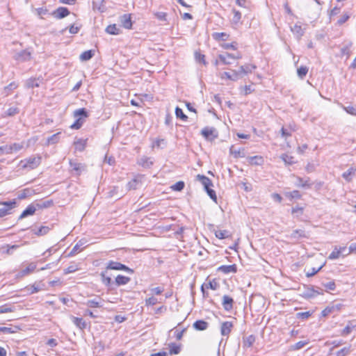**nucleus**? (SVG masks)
I'll return each instance as SVG.
<instances>
[{
  "instance_id": "423d86ee",
  "label": "nucleus",
  "mask_w": 356,
  "mask_h": 356,
  "mask_svg": "<svg viewBox=\"0 0 356 356\" xmlns=\"http://www.w3.org/2000/svg\"><path fill=\"white\" fill-rule=\"evenodd\" d=\"M220 287L218 280L216 278L207 279L206 282L201 286V291L204 298L209 297L208 290H218Z\"/></svg>"
},
{
  "instance_id": "c85d7f7f",
  "label": "nucleus",
  "mask_w": 356,
  "mask_h": 356,
  "mask_svg": "<svg viewBox=\"0 0 356 356\" xmlns=\"http://www.w3.org/2000/svg\"><path fill=\"white\" fill-rule=\"evenodd\" d=\"M72 321L81 330H84L87 326L86 322L82 318L72 317Z\"/></svg>"
},
{
  "instance_id": "4d7b16f0",
  "label": "nucleus",
  "mask_w": 356,
  "mask_h": 356,
  "mask_svg": "<svg viewBox=\"0 0 356 356\" xmlns=\"http://www.w3.org/2000/svg\"><path fill=\"white\" fill-rule=\"evenodd\" d=\"M158 302V300L155 297H149L145 300V305L147 307L155 305Z\"/></svg>"
},
{
  "instance_id": "37998d69",
  "label": "nucleus",
  "mask_w": 356,
  "mask_h": 356,
  "mask_svg": "<svg viewBox=\"0 0 356 356\" xmlns=\"http://www.w3.org/2000/svg\"><path fill=\"white\" fill-rule=\"evenodd\" d=\"M286 196L290 200L293 199H300L302 197L301 194L297 190H294L291 192H289L286 193Z\"/></svg>"
},
{
  "instance_id": "de8ad7c7",
  "label": "nucleus",
  "mask_w": 356,
  "mask_h": 356,
  "mask_svg": "<svg viewBox=\"0 0 356 356\" xmlns=\"http://www.w3.org/2000/svg\"><path fill=\"white\" fill-rule=\"evenodd\" d=\"M185 184L183 181H179L170 186V188L174 191H181L184 189Z\"/></svg>"
},
{
  "instance_id": "72a5a7b5",
  "label": "nucleus",
  "mask_w": 356,
  "mask_h": 356,
  "mask_svg": "<svg viewBox=\"0 0 356 356\" xmlns=\"http://www.w3.org/2000/svg\"><path fill=\"white\" fill-rule=\"evenodd\" d=\"M186 330H187V327H184L181 330L178 329L177 327H175L172 331L174 332V337L175 338L178 340V341H180L184 333L186 332Z\"/></svg>"
},
{
  "instance_id": "0e129e2a",
  "label": "nucleus",
  "mask_w": 356,
  "mask_h": 356,
  "mask_svg": "<svg viewBox=\"0 0 356 356\" xmlns=\"http://www.w3.org/2000/svg\"><path fill=\"white\" fill-rule=\"evenodd\" d=\"M312 313L310 312H300L297 314V317L302 319H307L310 317Z\"/></svg>"
},
{
  "instance_id": "69168bd1",
  "label": "nucleus",
  "mask_w": 356,
  "mask_h": 356,
  "mask_svg": "<svg viewBox=\"0 0 356 356\" xmlns=\"http://www.w3.org/2000/svg\"><path fill=\"white\" fill-rule=\"evenodd\" d=\"M154 15L156 17V18H158L160 20H163V21H165L166 20V17H167V13H166L159 12V13H156Z\"/></svg>"
},
{
  "instance_id": "a18cd8bd",
  "label": "nucleus",
  "mask_w": 356,
  "mask_h": 356,
  "mask_svg": "<svg viewBox=\"0 0 356 356\" xmlns=\"http://www.w3.org/2000/svg\"><path fill=\"white\" fill-rule=\"evenodd\" d=\"M51 228L48 226H41L38 228L37 231L35 232V234L37 236H43L47 234Z\"/></svg>"
},
{
  "instance_id": "58836bf2",
  "label": "nucleus",
  "mask_w": 356,
  "mask_h": 356,
  "mask_svg": "<svg viewBox=\"0 0 356 356\" xmlns=\"http://www.w3.org/2000/svg\"><path fill=\"white\" fill-rule=\"evenodd\" d=\"M138 164L143 168H149L152 165V161L148 157H143L138 161Z\"/></svg>"
},
{
  "instance_id": "473e14b6",
  "label": "nucleus",
  "mask_w": 356,
  "mask_h": 356,
  "mask_svg": "<svg viewBox=\"0 0 356 356\" xmlns=\"http://www.w3.org/2000/svg\"><path fill=\"white\" fill-rule=\"evenodd\" d=\"M215 133H216V129L214 128H211V127H204L201 131L202 135L207 138L213 136L215 135Z\"/></svg>"
},
{
  "instance_id": "2f4dec72",
  "label": "nucleus",
  "mask_w": 356,
  "mask_h": 356,
  "mask_svg": "<svg viewBox=\"0 0 356 356\" xmlns=\"http://www.w3.org/2000/svg\"><path fill=\"white\" fill-rule=\"evenodd\" d=\"M87 144V139H79L74 142L75 148L76 150L81 152L83 151Z\"/></svg>"
},
{
  "instance_id": "79ce46f5",
  "label": "nucleus",
  "mask_w": 356,
  "mask_h": 356,
  "mask_svg": "<svg viewBox=\"0 0 356 356\" xmlns=\"http://www.w3.org/2000/svg\"><path fill=\"white\" fill-rule=\"evenodd\" d=\"M23 148V145L21 143H13L8 147V152L10 153L17 152Z\"/></svg>"
},
{
  "instance_id": "1a4fd4ad",
  "label": "nucleus",
  "mask_w": 356,
  "mask_h": 356,
  "mask_svg": "<svg viewBox=\"0 0 356 356\" xmlns=\"http://www.w3.org/2000/svg\"><path fill=\"white\" fill-rule=\"evenodd\" d=\"M356 331V320H350L347 322L346 325L340 331V335L346 337L352 332Z\"/></svg>"
},
{
  "instance_id": "6ab92c4d",
  "label": "nucleus",
  "mask_w": 356,
  "mask_h": 356,
  "mask_svg": "<svg viewBox=\"0 0 356 356\" xmlns=\"http://www.w3.org/2000/svg\"><path fill=\"white\" fill-rule=\"evenodd\" d=\"M22 328L19 325H13L11 327H0V333L3 334H15L20 331Z\"/></svg>"
},
{
  "instance_id": "680f3d73",
  "label": "nucleus",
  "mask_w": 356,
  "mask_h": 356,
  "mask_svg": "<svg viewBox=\"0 0 356 356\" xmlns=\"http://www.w3.org/2000/svg\"><path fill=\"white\" fill-rule=\"evenodd\" d=\"M349 353V348L344 347L337 352L336 356H346Z\"/></svg>"
},
{
  "instance_id": "09e8293b",
  "label": "nucleus",
  "mask_w": 356,
  "mask_h": 356,
  "mask_svg": "<svg viewBox=\"0 0 356 356\" xmlns=\"http://www.w3.org/2000/svg\"><path fill=\"white\" fill-rule=\"evenodd\" d=\"M308 70H309V69H308V67L307 66H303V65L300 66L297 70L298 76L300 79H303L306 76V74H307Z\"/></svg>"
},
{
  "instance_id": "bb28decb",
  "label": "nucleus",
  "mask_w": 356,
  "mask_h": 356,
  "mask_svg": "<svg viewBox=\"0 0 356 356\" xmlns=\"http://www.w3.org/2000/svg\"><path fill=\"white\" fill-rule=\"evenodd\" d=\"M296 179H297L296 186L298 187L309 188L312 186V183L310 181L309 178H307L305 180H304L302 178H301L300 177H297Z\"/></svg>"
},
{
  "instance_id": "393cba45",
  "label": "nucleus",
  "mask_w": 356,
  "mask_h": 356,
  "mask_svg": "<svg viewBox=\"0 0 356 356\" xmlns=\"http://www.w3.org/2000/svg\"><path fill=\"white\" fill-rule=\"evenodd\" d=\"M256 337L253 334H250L243 339V346L244 348H250L254 343Z\"/></svg>"
},
{
  "instance_id": "3c124183",
  "label": "nucleus",
  "mask_w": 356,
  "mask_h": 356,
  "mask_svg": "<svg viewBox=\"0 0 356 356\" xmlns=\"http://www.w3.org/2000/svg\"><path fill=\"white\" fill-rule=\"evenodd\" d=\"M175 115L177 118H180L183 121H186L188 120V116L184 113L182 109L179 107H176Z\"/></svg>"
},
{
  "instance_id": "9b49d317",
  "label": "nucleus",
  "mask_w": 356,
  "mask_h": 356,
  "mask_svg": "<svg viewBox=\"0 0 356 356\" xmlns=\"http://www.w3.org/2000/svg\"><path fill=\"white\" fill-rule=\"evenodd\" d=\"M121 25L126 29L130 30L133 27L131 14H124L120 17Z\"/></svg>"
},
{
  "instance_id": "a19ab883",
  "label": "nucleus",
  "mask_w": 356,
  "mask_h": 356,
  "mask_svg": "<svg viewBox=\"0 0 356 356\" xmlns=\"http://www.w3.org/2000/svg\"><path fill=\"white\" fill-rule=\"evenodd\" d=\"M93 56L94 51L92 50L85 51L80 55V59L86 61L90 60Z\"/></svg>"
},
{
  "instance_id": "603ef678",
  "label": "nucleus",
  "mask_w": 356,
  "mask_h": 356,
  "mask_svg": "<svg viewBox=\"0 0 356 356\" xmlns=\"http://www.w3.org/2000/svg\"><path fill=\"white\" fill-rule=\"evenodd\" d=\"M86 305L91 308H98L102 307L101 303L96 300H89L86 302Z\"/></svg>"
},
{
  "instance_id": "2eb2a0df",
  "label": "nucleus",
  "mask_w": 356,
  "mask_h": 356,
  "mask_svg": "<svg viewBox=\"0 0 356 356\" xmlns=\"http://www.w3.org/2000/svg\"><path fill=\"white\" fill-rule=\"evenodd\" d=\"M222 305L225 311H231L233 309L234 299L229 296L222 297Z\"/></svg>"
},
{
  "instance_id": "cd10ccee",
  "label": "nucleus",
  "mask_w": 356,
  "mask_h": 356,
  "mask_svg": "<svg viewBox=\"0 0 356 356\" xmlns=\"http://www.w3.org/2000/svg\"><path fill=\"white\" fill-rule=\"evenodd\" d=\"M193 327L200 331L205 330L208 327V323L203 320H198L193 323Z\"/></svg>"
},
{
  "instance_id": "7ed1b4c3",
  "label": "nucleus",
  "mask_w": 356,
  "mask_h": 356,
  "mask_svg": "<svg viewBox=\"0 0 356 356\" xmlns=\"http://www.w3.org/2000/svg\"><path fill=\"white\" fill-rule=\"evenodd\" d=\"M41 163L42 156L40 154H35L22 159L18 166L21 170L31 171L38 168Z\"/></svg>"
},
{
  "instance_id": "f3484780",
  "label": "nucleus",
  "mask_w": 356,
  "mask_h": 356,
  "mask_svg": "<svg viewBox=\"0 0 356 356\" xmlns=\"http://www.w3.org/2000/svg\"><path fill=\"white\" fill-rule=\"evenodd\" d=\"M233 16L231 19V24L234 26H237L241 24L242 14L239 10L232 9Z\"/></svg>"
},
{
  "instance_id": "49530a36",
  "label": "nucleus",
  "mask_w": 356,
  "mask_h": 356,
  "mask_svg": "<svg viewBox=\"0 0 356 356\" xmlns=\"http://www.w3.org/2000/svg\"><path fill=\"white\" fill-rule=\"evenodd\" d=\"M53 205H54V201L52 200H49L42 202V203L37 204L36 207L38 209H42L50 207Z\"/></svg>"
},
{
  "instance_id": "864d4df0",
  "label": "nucleus",
  "mask_w": 356,
  "mask_h": 356,
  "mask_svg": "<svg viewBox=\"0 0 356 356\" xmlns=\"http://www.w3.org/2000/svg\"><path fill=\"white\" fill-rule=\"evenodd\" d=\"M304 212V207L296 206L291 209V213L294 216H300L302 215Z\"/></svg>"
},
{
  "instance_id": "20e7f679",
  "label": "nucleus",
  "mask_w": 356,
  "mask_h": 356,
  "mask_svg": "<svg viewBox=\"0 0 356 356\" xmlns=\"http://www.w3.org/2000/svg\"><path fill=\"white\" fill-rule=\"evenodd\" d=\"M73 116L76 118L75 122L70 126L72 129H79L85 120L88 117V113L86 108H82L75 110L73 113Z\"/></svg>"
},
{
  "instance_id": "e433bc0d",
  "label": "nucleus",
  "mask_w": 356,
  "mask_h": 356,
  "mask_svg": "<svg viewBox=\"0 0 356 356\" xmlns=\"http://www.w3.org/2000/svg\"><path fill=\"white\" fill-rule=\"evenodd\" d=\"M15 312V308L10 304H4L0 306V314L6 313H12Z\"/></svg>"
},
{
  "instance_id": "ea45409f",
  "label": "nucleus",
  "mask_w": 356,
  "mask_h": 356,
  "mask_svg": "<svg viewBox=\"0 0 356 356\" xmlns=\"http://www.w3.org/2000/svg\"><path fill=\"white\" fill-rule=\"evenodd\" d=\"M215 236L219 239H225L230 236V234L227 230H216L215 232Z\"/></svg>"
},
{
  "instance_id": "f8f14e48",
  "label": "nucleus",
  "mask_w": 356,
  "mask_h": 356,
  "mask_svg": "<svg viewBox=\"0 0 356 356\" xmlns=\"http://www.w3.org/2000/svg\"><path fill=\"white\" fill-rule=\"evenodd\" d=\"M346 250V246L334 247L332 252L328 256V259L331 260L337 259L341 256H343V253ZM346 254H344L345 256Z\"/></svg>"
},
{
  "instance_id": "4c0bfd02",
  "label": "nucleus",
  "mask_w": 356,
  "mask_h": 356,
  "mask_svg": "<svg viewBox=\"0 0 356 356\" xmlns=\"http://www.w3.org/2000/svg\"><path fill=\"white\" fill-rule=\"evenodd\" d=\"M100 277H101L102 282L105 286H110L111 284L112 280H111V278L109 276L107 275L106 272L102 271L100 273Z\"/></svg>"
},
{
  "instance_id": "39448f33",
  "label": "nucleus",
  "mask_w": 356,
  "mask_h": 356,
  "mask_svg": "<svg viewBox=\"0 0 356 356\" xmlns=\"http://www.w3.org/2000/svg\"><path fill=\"white\" fill-rule=\"evenodd\" d=\"M197 179L202 183L204 186L205 191H207L208 195L210 197L211 200H213L216 203H217V196L216 192L211 188V186H213V183L211 180L204 175H197Z\"/></svg>"
},
{
  "instance_id": "0eeeda50",
  "label": "nucleus",
  "mask_w": 356,
  "mask_h": 356,
  "mask_svg": "<svg viewBox=\"0 0 356 356\" xmlns=\"http://www.w3.org/2000/svg\"><path fill=\"white\" fill-rule=\"evenodd\" d=\"M106 270H123L131 273L134 272L132 269L129 268L124 264L114 261H109L107 263Z\"/></svg>"
},
{
  "instance_id": "5fc2aeb1",
  "label": "nucleus",
  "mask_w": 356,
  "mask_h": 356,
  "mask_svg": "<svg viewBox=\"0 0 356 356\" xmlns=\"http://www.w3.org/2000/svg\"><path fill=\"white\" fill-rule=\"evenodd\" d=\"M324 264H322L318 268H313L311 270H309L306 273V276L307 277H310L316 275L318 272H319L322 268L323 267Z\"/></svg>"
},
{
  "instance_id": "b1692460",
  "label": "nucleus",
  "mask_w": 356,
  "mask_h": 356,
  "mask_svg": "<svg viewBox=\"0 0 356 356\" xmlns=\"http://www.w3.org/2000/svg\"><path fill=\"white\" fill-rule=\"evenodd\" d=\"M37 207L33 204L29 205L24 211L21 213L19 218H26L28 216H32L35 213Z\"/></svg>"
},
{
  "instance_id": "c03bdc74",
  "label": "nucleus",
  "mask_w": 356,
  "mask_h": 356,
  "mask_svg": "<svg viewBox=\"0 0 356 356\" xmlns=\"http://www.w3.org/2000/svg\"><path fill=\"white\" fill-rule=\"evenodd\" d=\"M230 152H231L232 155L236 159L244 156V149H234L233 147H231Z\"/></svg>"
},
{
  "instance_id": "6e6552de",
  "label": "nucleus",
  "mask_w": 356,
  "mask_h": 356,
  "mask_svg": "<svg viewBox=\"0 0 356 356\" xmlns=\"http://www.w3.org/2000/svg\"><path fill=\"white\" fill-rule=\"evenodd\" d=\"M17 202L15 200H13L10 202H2L0 203L1 205L6 206L5 208L0 209V218H2L6 215L10 213V211L16 207Z\"/></svg>"
},
{
  "instance_id": "dca6fc26",
  "label": "nucleus",
  "mask_w": 356,
  "mask_h": 356,
  "mask_svg": "<svg viewBox=\"0 0 356 356\" xmlns=\"http://www.w3.org/2000/svg\"><path fill=\"white\" fill-rule=\"evenodd\" d=\"M143 175H138L135 177L133 179L129 181L127 184V187L129 190H136L142 183Z\"/></svg>"
},
{
  "instance_id": "f03ea898",
  "label": "nucleus",
  "mask_w": 356,
  "mask_h": 356,
  "mask_svg": "<svg viewBox=\"0 0 356 356\" xmlns=\"http://www.w3.org/2000/svg\"><path fill=\"white\" fill-rule=\"evenodd\" d=\"M256 68V65L252 63L238 65V63L236 62L234 68H228L227 70L220 72L218 76L225 81H236L251 74Z\"/></svg>"
},
{
  "instance_id": "f704fd0d",
  "label": "nucleus",
  "mask_w": 356,
  "mask_h": 356,
  "mask_svg": "<svg viewBox=\"0 0 356 356\" xmlns=\"http://www.w3.org/2000/svg\"><path fill=\"white\" fill-rule=\"evenodd\" d=\"M309 343L308 340L307 341H300L295 344L291 346L290 350L292 351L298 350L302 348L305 346L307 345Z\"/></svg>"
},
{
  "instance_id": "c9c22d12",
  "label": "nucleus",
  "mask_w": 356,
  "mask_h": 356,
  "mask_svg": "<svg viewBox=\"0 0 356 356\" xmlns=\"http://www.w3.org/2000/svg\"><path fill=\"white\" fill-rule=\"evenodd\" d=\"M356 172V168L354 167L350 168L347 171L342 174V177L347 181H350L352 180L351 176Z\"/></svg>"
},
{
  "instance_id": "c756f323",
  "label": "nucleus",
  "mask_w": 356,
  "mask_h": 356,
  "mask_svg": "<svg viewBox=\"0 0 356 356\" xmlns=\"http://www.w3.org/2000/svg\"><path fill=\"white\" fill-rule=\"evenodd\" d=\"M281 159L286 165H292L296 163L295 158L290 154H283Z\"/></svg>"
},
{
  "instance_id": "e2e57ef3",
  "label": "nucleus",
  "mask_w": 356,
  "mask_h": 356,
  "mask_svg": "<svg viewBox=\"0 0 356 356\" xmlns=\"http://www.w3.org/2000/svg\"><path fill=\"white\" fill-rule=\"evenodd\" d=\"M334 307H327L321 312L323 316H327L334 311Z\"/></svg>"
},
{
  "instance_id": "bf43d9fd",
  "label": "nucleus",
  "mask_w": 356,
  "mask_h": 356,
  "mask_svg": "<svg viewBox=\"0 0 356 356\" xmlns=\"http://www.w3.org/2000/svg\"><path fill=\"white\" fill-rule=\"evenodd\" d=\"M17 248H19V245H6L2 247V248L5 249V253L6 254H12V252H9V249H12V250H15V249H17Z\"/></svg>"
},
{
  "instance_id": "9d476101",
  "label": "nucleus",
  "mask_w": 356,
  "mask_h": 356,
  "mask_svg": "<svg viewBox=\"0 0 356 356\" xmlns=\"http://www.w3.org/2000/svg\"><path fill=\"white\" fill-rule=\"evenodd\" d=\"M70 12L69 9L66 7H58L56 10H55L52 13V15L58 19H63L70 15Z\"/></svg>"
},
{
  "instance_id": "5701e85b",
  "label": "nucleus",
  "mask_w": 356,
  "mask_h": 356,
  "mask_svg": "<svg viewBox=\"0 0 356 356\" xmlns=\"http://www.w3.org/2000/svg\"><path fill=\"white\" fill-rule=\"evenodd\" d=\"M130 280V277L127 276L118 275L115 278V283L117 286H122L128 284Z\"/></svg>"
},
{
  "instance_id": "052dcab7",
  "label": "nucleus",
  "mask_w": 356,
  "mask_h": 356,
  "mask_svg": "<svg viewBox=\"0 0 356 356\" xmlns=\"http://www.w3.org/2000/svg\"><path fill=\"white\" fill-rule=\"evenodd\" d=\"M326 290L334 291L336 289V284L334 281L329 282L324 285Z\"/></svg>"
},
{
  "instance_id": "8fccbe9b",
  "label": "nucleus",
  "mask_w": 356,
  "mask_h": 356,
  "mask_svg": "<svg viewBox=\"0 0 356 356\" xmlns=\"http://www.w3.org/2000/svg\"><path fill=\"white\" fill-rule=\"evenodd\" d=\"M19 110L17 107H10L5 112V117H11L19 113Z\"/></svg>"
},
{
  "instance_id": "aec40b11",
  "label": "nucleus",
  "mask_w": 356,
  "mask_h": 356,
  "mask_svg": "<svg viewBox=\"0 0 356 356\" xmlns=\"http://www.w3.org/2000/svg\"><path fill=\"white\" fill-rule=\"evenodd\" d=\"M247 160L250 165H261L264 163V158L261 156H250Z\"/></svg>"
},
{
  "instance_id": "7c9ffc66",
  "label": "nucleus",
  "mask_w": 356,
  "mask_h": 356,
  "mask_svg": "<svg viewBox=\"0 0 356 356\" xmlns=\"http://www.w3.org/2000/svg\"><path fill=\"white\" fill-rule=\"evenodd\" d=\"M194 56H195V60L199 63H201L204 65H207V62L206 60V58H205V55L202 54L200 51H196L194 54Z\"/></svg>"
},
{
  "instance_id": "6e6d98bb",
  "label": "nucleus",
  "mask_w": 356,
  "mask_h": 356,
  "mask_svg": "<svg viewBox=\"0 0 356 356\" xmlns=\"http://www.w3.org/2000/svg\"><path fill=\"white\" fill-rule=\"evenodd\" d=\"M254 91L253 88H252V86L251 85H248V86H243L242 88H241V92L244 95H249L250 94L251 92H252Z\"/></svg>"
},
{
  "instance_id": "a211bd4d",
  "label": "nucleus",
  "mask_w": 356,
  "mask_h": 356,
  "mask_svg": "<svg viewBox=\"0 0 356 356\" xmlns=\"http://www.w3.org/2000/svg\"><path fill=\"white\" fill-rule=\"evenodd\" d=\"M217 270L219 272H222L224 274H228L230 273H235L237 272V266L236 264L229 265V266H220L217 268Z\"/></svg>"
},
{
  "instance_id": "4468645a",
  "label": "nucleus",
  "mask_w": 356,
  "mask_h": 356,
  "mask_svg": "<svg viewBox=\"0 0 356 356\" xmlns=\"http://www.w3.org/2000/svg\"><path fill=\"white\" fill-rule=\"evenodd\" d=\"M234 327V324L231 321H225L221 324L220 333L222 336H228Z\"/></svg>"
},
{
  "instance_id": "4be33fe9",
  "label": "nucleus",
  "mask_w": 356,
  "mask_h": 356,
  "mask_svg": "<svg viewBox=\"0 0 356 356\" xmlns=\"http://www.w3.org/2000/svg\"><path fill=\"white\" fill-rule=\"evenodd\" d=\"M105 31L110 35H119L122 32L116 24H109L106 26Z\"/></svg>"
},
{
  "instance_id": "774afa93",
  "label": "nucleus",
  "mask_w": 356,
  "mask_h": 356,
  "mask_svg": "<svg viewBox=\"0 0 356 356\" xmlns=\"http://www.w3.org/2000/svg\"><path fill=\"white\" fill-rule=\"evenodd\" d=\"M340 13V8L334 7L330 12V17L332 18Z\"/></svg>"
},
{
  "instance_id": "ddd939ff",
  "label": "nucleus",
  "mask_w": 356,
  "mask_h": 356,
  "mask_svg": "<svg viewBox=\"0 0 356 356\" xmlns=\"http://www.w3.org/2000/svg\"><path fill=\"white\" fill-rule=\"evenodd\" d=\"M168 347L169 349L168 355L169 354L170 355H179L181 353L182 345L181 343L171 342L168 344Z\"/></svg>"
},
{
  "instance_id": "f257e3e1",
  "label": "nucleus",
  "mask_w": 356,
  "mask_h": 356,
  "mask_svg": "<svg viewBox=\"0 0 356 356\" xmlns=\"http://www.w3.org/2000/svg\"><path fill=\"white\" fill-rule=\"evenodd\" d=\"M212 38L216 41L220 47L224 50H232L237 51L238 44L236 41H232V42L227 43L226 41L229 40L230 35L226 32H216L212 34ZM242 58V54L239 51H236L235 54H231L228 52H223L218 54L214 64L216 66L218 65H228L229 66L232 63Z\"/></svg>"
},
{
  "instance_id": "412c9836",
  "label": "nucleus",
  "mask_w": 356,
  "mask_h": 356,
  "mask_svg": "<svg viewBox=\"0 0 356 356\" xmlns=\"http://www.w3.org/2000/svg\"><path fill=\"white\" fill-rule=\"evenodd\" d=\"M36 269V264L33 262L30 263L27 266L19 273L20 277H24L29 275L35 271Z\"/></svg>"
},
{
  "instance_id": "338daca9",
  "label": "nucleus",
  "mask_w": 356,
  "mask_h": 356,
  "mask_svg": "<svg viewBox=\"0 0 356 356\" xmlns=\"http://www.w3.org/2000/svg\"><path fill=\"white\" fill-rule=\"evenodd\" d=\"M350 254H356V243L350 245L348 248V253L346 254V255H348Z\"/></svg>"
},
{
  "instance_id": "13d9d810",
  "label": "nucleus",
  "mask_w": 356,
  "mask_h": 356,
  "mask_svg": "<svg viewBox=\"0 0 356 356\" xmlns=\"http://www.w3.org/2000/svg\"><path fill=\"white\" fill-rule=\"evenodd\" d=\"M350 18V15L348 13H344L341 17L340 19H338L337 21V24L339 25H342L343 24H344L345 22H346L348 19Z\"/></svg>"
},
{
  "instance_id": "a878e982",
  "label": "nucleus",
  "mask_w": 356,
  "mask_h": 356,
  "mask_svg": "<svg viewBox=\"0 0 356 356\" xmlns=\"http://www.w3.org/2000/svg\"><path fill=\"white\" fill-rule=\"evenodd\" d=\"M296 130V126L294 123L289 124V129L282 127L281 129L282 136L287 138L291 136V133Z\"/></svg>"
}]
</instances>
